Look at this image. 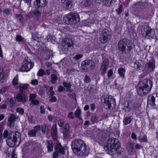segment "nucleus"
Instances as JSON below:
<instances>
[{
	"mask_svg": "<svg viewBox=\"0 0 158 158\" xmlns=\"http://www.w3.org/2000/svg\"><path fill=\"white\" fill-rule=\"evenodd\" d=\"M28 86V85L27 84H20L19 86V91L20 92H22L24 90L27 89Z\"/></svg>",
	"mask_w": 158,
	"mask_h": 158,
	"instance_id": "obj_28",
	"label": "nucleus"
},
{
	"mask_svg": "<svg viewBox=\"0 0 158 158\" xmlns=\"http://www.w3.org/2000/svg\"><path fill=\"white\" fill-rule=\"evenodd\" d=\"M109 36L110 35L106 31V30H103L102 33L100 35L99 38L100 43L102 44L107 43L109 40Z\"/></svg>",
	"mask_w": 158,
	"mask_h": 158,
	"instance_id": "obj_11",
	"label": "nucleus"
},
{
	"mask_svg": "<svg viewBox=\"0 0 158 158\" xmlns=\"http://www.w3.org/2000/svg\"><path fill=\"white\" fill-rule=\"evenodd\" d=\"M6 142L7 145L9 147H13L16 144V143L14 142L13 140L10 139H7Z\"/></svg>",
	"mask_w": 158,
	"mask_h": 158,
	"instance_id": "obj_33",
	"label": "nucleus"
},
{
	"mask_svg": "<svg viewBox=\"0 0 158 158\" xmlns=\"http://www.w3.org/2000/svg\"><path fill=\"white\" fill-rule=\"evenodd\" d=\"M72 44V40L69 38L64 39L62 42V49L63 51L67 50L68 48L71 47Z\"/></svg>",
	"mask_w": 158,
	"mask_h": 158,
	"instance_id": "obj_10",
	"label": "nucleus"
},
{
	"mask_svg": "<svg viewBox=\"0 0 158 158\" xmlns=\"http://www.w3.org/2000/svg\"><path fill=\"white\" fill-rule=\"evenodd\" d=\"M84 81L86 83H89L90 82L91 80L89 77L86 75L85 76Z\"/></svg>",
	"mask_w": 158,
	"mask_h": 158,
	"instance_id": "obj_45",
	"label": "nucleus"
},
{
	"mask_svg": "<svg viewBox=\"0 0 158 158\" xmlns=\"http://www.w3.org/2000/svg\"><path fill=\"white\" fill-rule=\"evenodd\" d=\"M46 142L48 152H52L53 150V142L51 140H47Z\"/></svg>",
	"mask_w": 158,
	"mask_h": 158,
	"instance_id": "obj_24",
	"label": "nucleus"
},
{
	"mask_svg": "<svg viewBox=\"0 0 158 158\" xmlns=\"http://www.w3.org/2000/svg\"><path fill=\"white\" fill-rule=\"evenodd\" d=\"M92 2L89 0L86 1L84 3L85 7H90L91 4Z\"/></svg>",
	"mask_w": 158,
	"mask_h": 158,
	"instance_id": "obj_47",
	"label": "nucleus"
},
{
	"mask_svg": "<svg viewBox=\"0 0 158 158\" xmlns=\"http://www.w3.org/2000/svg\"><path fill=\"white\" fill-rule=\"evenodd\" d=\"M46 126L45 124H43L41 126V131L43 133H45L46 132Z\"/></svg>",
	"mask_w": 158,
	"mask_h": 158,
	"instance_id": "obj_53",
	"label": "nucleus"
},
{
	"mask_svg": "<svg viewBox=\"0 0 158 158\" xmlns=\"http://www.w3.org/2000/svg\"><path fill=\"white\" fill-rule=\"evenodd\" d=\"M34 63L31 62L28 58H25L23 62V65L19 68V71L20 72H28L34 66Z\"/></svg>",
	"mask_w": 158,
	"mask_h": 158,
	"instance_id": "obj_5",
	"label": "nucleus"
},
{
	"mask_svg": "<svg viewBox=\"0 0 158 158\" xmlns=\"http://www.w3.org/2000/svg\"><path fill=\"white\" fill-rule=\"evenodd\" d=\"M135 64L137 65L136 69L137 71L140 72L143 71V67L140 63L138 62H135Z\"/></svg>",
	"mask_w": 158,
	"mask_h": 158,
	"instance_id": "obj_35",
	"label": "nucleus"
},
{
	"mask_svg": "<svg viewBox=\"0 0 158 158\" xmlns=\"http://www.w3.org/2000/svg\"><path fill=\"white\" fill-rule=\"evenodd\" d=\"M115 2L114 0H105L104 1V3L106 6L110 7Z\"/></svg>",
	"mask_w": 158,
	"mask_h": 158,
	"instance_id": "obj_34",
	"label": "nucleus"
},
{
	"mask_svg": "<svg viewBox=\"0 0 158 158\" xmlns=\"http://www.w3.org/2000/svg\"><path fill=\"white\" fill-rule=\"evenodd\" d=\"M61 3L62 6L66 10H68L72 7V0H61Z\"/></svg>",
	"mask_w": 158,
	"mask_h": 158,
	"instance_id": "obj_15",
	"label": "nucleus"
},
{
	"mask_svg": "<svg viewBox=\"0 0 158 158\" xmlns=\"http://www.w3.org/2000/svg\"><path fill=\"white\" fill-rule=\"evenodd\" d=\"M37 96V95L35 94H30L29 101H31L32 100L35 99Z\"/></svg>",
	"mask_w": 158,
	"mask_h": 158,
	"instance_id": "obj_41",
	"label": "nucleus"
},
{
	"mask_svg": "<svg viewBox=\"0 0 158 158\" xmlns=\"http://www.w3.org/2000/svg\"><path fill=\"white\" fill-rule=\"evenodd\" d=\"M79 141L78 139L73 141L71 143L72 150L74 154L78 155L79 152Z\"/></svg>",
	"mask_w": 158,
	"mask_h": 158,
	"instance_id": "obj_13",
	"label": "nucleus"
},
{
	"mask_svg": "<svg viewBox=\"0 0 158 158\" xmlns=\"http://www.w3.org/2000/svg\"><path fill=\"white\" fill-rule=\"evenodd\" d=\"M55 149L56 152L61 153L62 154H64L65 153L64 148L62 147L60 144H57Z\"/></svg>",
	"mask_w": 158,
	"mask_h": 158,
	"instance_id": "obj_23",
	"label": "nucleus"
},
{
	"mask_svg": "<svg viewBox=\"0 0 158 158\" xmlns=\"http://www.w3.org/2000/svg\"><path fill=\"white\" fill-rule=\"evenodd\" d=\"M152 86L153 83L151 80L143 79L138 85L137 89V94L140 96L146 95L151 91Z\"/></svg>",
	"mask_w": 158,
	"mask_h": 158,
	"instance_id": "obj_1",
	"label": "nucleus"
},
{
	"mask_svg": "<svg viewBox=\"0 0 158 158\" xmlns=\"http://www.w3.org/2000/svg\"><path fill=\"white\" fill-rule=\"evenodd\" d=\"M31 83L32 85H36L38 84V81L36 80H33L31 81Z\"/></svg>",
	"mask_w": 158,
	"mask_h": 158,
	"instance_id": "obj_64",
	"label": "nucleus"
},
{
	"mask_svg": "<svg viewBox=\"0 0 158 158\" xmlns=\"http://www.w3.org/2000/svg\"><path fill=\"white\" fill-rule=\"evenodd\" d=\"M16 17L17 19L19 21H22L23 19L22 15L20 14L17 15Z\"/></svg>",
	"mask_w": 158,
	"mask_h": 158,
	"instance_id": "obj_59",
	"label": "nucleus"
},
{
	"mask_svg": "<svg viewBox=\"0 0 158 158\" xmlns=\"http://www.w3.org/2000/svg\"><path fill=\"white\" fill-rule=\"evenodd\" d=\"M18 75L15 77L12 81V83L13 85L16 86V87L18 88L20 84L18 83Z\"/></svg>",
	"mask_w": 158,
	"mask_h": 158,
	"instance_id": "obj_29",
	"label": "nucleus"
},
{
	"mask_svg": "<svg viewBox=\"0 0 158 158\" xmlns=\"http://www.w3.org/2000/svg\"><path fill=\"white\" fill-rule=\"evenodd\" d=\"M116 12L118 15H120L123 11V6L122 5H120L118 8L116 10Z\"/></svg>",
	"mask_w": 158,
	"mask_h": 158,
	"instance_id": "obj_40",
	"label": "nucleus"
},
{
	"mask_svg": "<svg viewBox=\"0 0 158 158\" xmlns=\"http://www.w3.org/2000/svg\"><path fill=\"white\" fill-rule=\"evenodd\" d=\"M7 139H11L16 144L18 141V145H19L20 143L21 140L20 133L18 131L9 133V138H8Z\"/></svg>",
	"mask_w": 158,
	"mask_h": 158,
	"instance_id": "obj_9",
	"label": "nucleus"
},
{
	"mask_svg": "<svg viewBox=\"0 0 158 158\" xmlns=\"http://www.w3.org/2000/svg\"><path fill=\"white\" fill-rule=\"evenodd\" d=\"M64 89V88L63 86L60 85L58 87V90L59 92H62Z\"/></svg>",
	"mask_w": 158,
	"mask_h": 158,
	"instance_id": "obj_60",
	"label": "nucleus"
},
{
	"mask_svg": "<svg viewBox=\"0 0 158 158\" xmlns=\"http://www.w3.org/2000/svg\"><path fill=\"white\" fill-rule=\"evenodd\" d=\"M61 130L62 131L64 137H66L69 132V124L66 123L64 126L61 128Z\"/></svg>",
	"mask_w": 158,
	"mask_h": 158,
	"instance_id": "obj_17",
	"label": "nucleus"
},
{
	"mask_svg": "<svg viewBox=\"0 0 158 158\" xmlns=\"http://www.w3.org/2000/svg\"><path fill=\"white\" fill-rule=\"evenodd\" d=\"M47 4L46 0H35L34 4L36 8L44 7Z\"/></svg>",
	"mask_w": 158,
	"mask_h": 158,
	"instance_id": "obj_16",
	"label": "nucleus"
},
{
	"mask_svg": "<svg viewBox=\"0 0 158 158\" xmlns=\"http://www.w3.org/2000/svg\"><path fill=\"white\" fill-rule=\"evenodd\" d=\"M95 66L94 63L91 60H86L82 62L81 67L83 72H86L93 69Z\"/></svg>",
	"mask_w": 158,
	"mask_h": 158,
	"instance_id": "obj_4",
	"label": "nucleus"
},
{
	"mask_svg": "<svg viewBox=\"0 0 158 158\" xmlns=\"http://www.w3.org/2000/svg\"><path fill=\"white\" fill-rule=\"evenodd\" d=\"M132 121V119L130 117H125L123 120L124 125H127L130 123Z\"/></svg>",
	"mask_w": 158,
	"mask_h": 158,
	"instance_id": "obj_32",
	"label": "nucleus"
},
{
	"mask_svg": "<svg viewBox=\"0 0 158 158\" xmlns=\"http://www.w3.org/2000/svg\"><path fill=\"white\" fill-rule=\"evenodd\" d=\"M33 130L35 131V132L36 133L39 131H40V126L37 125L34 127Z\"/></svg>",
	"mask_w": 158,
	"mask_h": 158,
	"instance_id": "obj_54",
	"label": "nucleus"
},
{
	"mask_svg": "<svg viewBox=\"0 0 158 158\" xmlns=\"http://www.w3.org/2000/svg\"><path fill=\"white\" fill-rule=\"evenodd\" d=\"M132 110L135 113V115H138L140 112V106L137 105H135L133 103Z\"/></svg>",
	"mask_w": 158,
	"mask_h": 158,
	"instance_id": "obj_25",
	"label": "nucleus"
},
{
	"mask_svg": "<svg viewBox=\"0 0 158 158\" xmlns=\"http://www.w3.org/2000/svg\"><path fill=\"white\" fill-rule=\"evenodd\" d=\"M109 60L107 59L104 60L103 61L100 69L101 74L102 75H104L106 73L107 69L109 64Z\"/></svg>",
	"mask_w": 158,
	"mask_h": 158,
	"instance_id": "obj_14",
	"label": "nucleus"
},
{
	"mask_svg": "<svg viewBox=\"0 0 158 158\" xmlns=\"http://www.w3.org/2000/svg\"><path fill=\"white\" fill-rule=\"evenodd\" d=\"M44 75H46V73L43 69H40L38 72L37 75L39 76H41Z\"/></svg>",
	"mask_w": 158,
	"mask_h": 158,
	"instance_id": "obj_44",
	"label": "nucleus"
},
{
	"mask_svg": "<svg viewBox=\"0 0 158 158\" xmlns=\"http://www.w3.org/2000/svg\"><path fill=\"white\" fill-rule=\"evenodd\" d=\"M63 85L66 89L67 91L70 93L72 92V90L70 89L71 87V85L70 83L66 82H64L63 83Z\"/></svg>",
	"mask_w": 158,
	"mask_h": 158,
	"instance_id": "obj_30",
	"label": "nucleus"
},
{
	"mask_svg": "<svg viewBox=\"0 0 158 158\" xmlns=\"http://www.w3.org/2000/svg\"><path fill=\"white\" fill-rule=\"evenodd\" d=\"M16 98L18 102H24L26 101V98L24 94L22 92L17 94Z\"/></svg>",
	"mask_w": 158,
	"mask_h": 158,
	"instance_id": "obj_19",
	"label": "nucleus"
},
{
	"mask_svg": "<svg viewBox=\"0 0 158 158\" xmlns=\"http://www.w3.org/2000/svg\"><path fill=\"white\" fill-rule=\"evenodd\" d=\"M118 73L122 79L125 78L126 73V70L125 68H119L118 70Z\"/></svg>",
	"mask_w": 158,
	"mask_h": 158,
	"instance_id": "obj_22",
	"label": "nucleus"
},
{
	"mask_svg": "<svg viewBox=\"0 0 158 158\" xmlns=\"http://www.w3.org/2000/svg\"><path fill=\"white\" fill-rule=\"evenodd\" d=\"M8 132L7 130H5L3 134V136L4 138H6L7 139L9 138Z\"/></svg>",
	"mask_w": 158,
	"mask_h": 158,
	"instance_id": "obj_56",
	"label": "nucleus"
},
{
	"mask_svg": "<svg viewBox=\"0 0 158 158\" xmlns=\"http://www.w3.org/2000/svg\"><path fill=\"white\" fill-rule=\"evenodd\" d=\"M157 99L158 105V94L154 93L152 95L148 96V105H150L153 108H156L157 105L155 103L156 99Z\"/></svg>",
	"mask_w": 158,
	"mask_h": 158,
	"instance_id": "obj_8",
	"label": "nucleus"
},
{
	"mask_svg": "<svg viewBox=\"0 0 158 158\" xmlns=\"http://www.w3.org/2000/svg\"><path fill=\"white\" fill-rule=\"evenodd\" d=\"M104 103L108 108L111 109L112 106L114 107L116 105L115 99L110 95H107L104 98Z\"/></svg>",
	"mask_w": 158,
	"mask_h": 158,
	"instance_id": "obj_6",
	"label": "nucleus"
},
{
	"mask_svg": "<svg viewBox=\"0 0 158 158\" xmlns=\"http://www.w3.org/2000/svg\"><path fill=\"white\" fill-rule=\"evenodd\" d=\"M91 121L93 123H97L98 121V119L96 116H92L91 118Z\"/></svg>",
	"mask_w": 158,
	"mask_h": 158,
	"instance_id": "obj_51",
	"label": "nucleus"
},
{
	"mask_svg": "<svg viewBox=\"0 0 158 158\" xmlns=\"http://www.w3.org/2000/svg\"><path fill=\"white\" fill-rule=\"evenodd\" d=\"M2 70L0 68V81L2 82L4 80V77L2 73Z\"/></svg>",
	"mask_w": 158,
	"mask_h": 158,
	"instance_id": "obj_48",
	"label": "nucleus"
},
{
	"mask_svg": "<svg viewBox=\"0 0 158 158\" xmlns=\"http://www.w3.org/2000/svg\"><path fill=\"white\" fill-rule=\"evenodd\" d=\"M121 147L120 143L117 139L113 137L109 138L104 147V149L109 154H112L114 152H116Z\"/></svg>",
	"mask_w": 158,
	"mask_h": 158,
	"instance_id": "obj_2",
	"label": "nucleus"
},
{
	"mask_svg": "<svg viewBox=\"0 0 158 158\" xmlns=\"http://www.w3.org/2000/svg\"><path fill=\"white\" fill-rule=\"evenodd\" d=\"M147 65L148 68L152 69V70H154L155 67V63H153L152 62H148L147 63Z\"/></svg>",
	"mask_w": 158,
	"mask_h": 158,
	"instance_id": "obj_31",
	"label": "nucleus"
},
{
	"mask_svg": "<svg viewBox=\"0 0 158 158\" xmlns=\"http://www.w3.org/2000/svg\"><path fill=\"white\" fill-rule=\"evenodd\" d=\"M146 4L144 2H139L135 4V6L138 10H140V9H143L145 8Z\"/></svg>",
	"mask_w": 158,
	"mask_h": 158,
	"instance_id": "obj_26",
	"label": "nucleus"
},
{
	"mask_svg": "<svg viewBox=\"0 0 158 158\" xmlns=\"http://www.w3.org/2000/svg\"><path fill=\"white\" fill-rule=\"evenodd\" d=\"M87 146L85 143L80 139V156L85 157L89 154V151L87 149Z\"/></svg>",
	"mask_w": 158,
	"mask_h": 158,
	"instance_id": "obj_7",
	"label": "nucleus"
},
{
	"mask_svg": "<svg viewBox=\"0 0 158 158\" xmlns=\"http://www.w3.org/2000/svg\"><path fill=\"white\" fill-rule=\"evenodd\" d=\"M51 135L53 139H56L57 137V129L56 126H53L51 129Z\"/></svg>",
	"mask_w": 158,
	"mask_h": 158,
	"instance_id": "obj_27",
	"label": "nucleus"
},
{
	"mask_svg": "<svg viewBox=\"0 0 158 158\" xmlns=\"http://www.w3.org/2000/svg\"><path fill=\"white\" fill-rule=\"evenodd\" d=\"M73 62L74 61L75 63H76V62H77L78 60H79V54L76 55L75 56L73 57Z\"/></svg>",
	"mask_w": 158,
	"mask_h": 158,
	"instance_id": "obj_52",
	"label": "nucleus"
},
{
	"mask_svg": "<svg viewBox=\"0 0 158 158\" xmlns=\"http://www.w3.org/2000/svg\"><path fill=\"white\" fill-rule=\"evenodd\" d=\"M90 109L91 110L94 111L96 107L95 104L92 103L90 104Z\"/></svg>",
	"mask_w": 158,
	"mask_h": 158,
	"instance_id": "obj_62",
	"label": "nucleus"
},
{
	"mask_svg": "<svg viewBox=\"0 0 158 158\" xmlns=\"http://www.w3.org/2000/svg\"><path fill=\"white\" fill-rule=\"evenodd\" d=\"M33 13L34 14V16H38L40 15V12L38 10H35L33 11Z\"/></svg>",
	"mask_w": 158,
	"mask_h": 158,
	"instance_id": "obj_46",
	"label": "nucleus"
},
{
	"mask_svg": "<svg viewBox=\"0 0 158 158\" xmlns=\"http://www.w3.org/2000/svg\"><path fill=\"white\" fill-rule=\"evenodd\" d=\"M151 29H148L146 31H145V37L149 38L150 37V35L151 33Z\"/></svg>",
	"mask_w": 158,
	"mask_h": 158,
	"instance_id": "obj_39",
	"label": "nucleus"
},
{
	"mask_svg": "<svg viewBox=\"0 0 158 158\" xmlns=\"http://www.w3.org/2000/svg\"><path fill=\"white\" fill-rule=\"evenodd\" d=\"M26 16L29 18H31L34 16V14L33 12H30Z\"/></svg>",
	"mask_w": 158,
	"mask_h": 158,
	"instance_id": "obj_61",
	"label": "nucleus"
},
{
	"mask_svg": "<svg viewBox=\"0 0 158 158\" xmlns=\"http://www.w3.org/2000/svg\"><path fill=\"white\" fill-rule=\"evenodd\" d=\"M3 12L4 13L7 15H9L10 13V10L8 8H6L3 10Z\"/></svg>",
	"mask_w": 158,
	"mask_h": 158,
	"instance_id": "obj_57",
	"label": "nucleus"
},
{
	"mask_svg": "<svg viewBox=\"0 0 158 158\" xmlns=\"http://www.w3.org/2000/svg\"><path fill=\"white\" fill-rule=\"evenodd\" d=\"M30 102L32 104L34 105H37L39 103L38 101L36 99L32 100Z\"/></svg>",
	"mask_w": 158,
	"mask_h": 158,
	"instance_id": "obj_55",
	"label": "nucleus"
},
{
	"mask_svg": "<svg viewBox=\"0 0 158 158\" xmlns=\"http://www.w3.org/2000/svg\"><path fill=\"white\" fill-rule=\"evenodd\" d=\"M113 70L112 69H110L107 73V77L109 78H110L113 75Z\"/></svg>",
	"mask_w": 158,
	"mask_h": 158,
	"instance_id": "obj_50",
	"label": "nucleus"
},
{
	"mask_svg": "<svg viewBox=\"0 0 158 158\" xmlns=\"http://www.w3.org/2000/svg\"><path fill=\"white\" fill-rule=\"evenodd\" d=\"M127 44H126V47L125 52L127 53L130 52L133 49L134 44L128 40H127Z\"/></svg>",
	"mask_w": 158,
	"mask_h": 158,
	"instance_id": "obj_20",
	"label": "nucleus"
},
{
	"mask_svg": "<svg viewBox=\"0 0 158 158\" xmlns=\"http://www.w3.org/2000/svg\"><path fill=\"white\" fill-rule=\"evenodd\" d=\"M15 118V115L13 114L10 115V117L8 119L7 125L8 126L11 127L12 125Z\"/></svg>",
	"mask_w": 158,
	"mask_h": 158,
	"instance_id": "obj_21",
	"label": "nucleus"
},
{
	"mask_svg": "<svg viewBox=\"0 0 158 158\" xmlns=\"http://www.w3.org/2000/svg\"><path fill=\"white\" fill-rule=\"evenodd\" d=\"M15 39L16 41L19 42H22V41H24V38L22 36L19 35H16Z\"/></svg>",
	"mask_w": 158,
	"mask_h": 158,
	"instance_id": "obj_38",
	"label": "nucleus"
},
{
	"mask_svg": "<svg viewBox=\"0 0 158 158\" xmlns=\"http://www.w3.org/2000/svg\"><path fill=\"white\" fill-rule=\"evenodd\" d=\"M8 88V86H5L0 89V94H2L4 92H6Z\"/></svg>",
	"mask_w": 158,
	"mask_h": 158,
	"instance_id": "obj_42",
	"label": "nucleus"
},
{
	"mask_svg": "<svg viewBox=\"0 0 158 158\" xmlns=\"http://www.w3.org/2000/svg\"><path fill=\"white\" fill-rule=\"evenodd\" d=\"M36 133L33 129H32L28 132V135L30 137H33L35 136Z\"/></svg>",
	"mask_w": 158,
	"mask_h": 158,
	"instance_id": "obj_43",
	"label": "nucleus"
},
{
	"mask_svg": "<svg viewBox=\"0 0 158 158\" xmlns=\"http://www.w3.org/2000/svg\"><path fill=\"white\" fill-rule=\"evenodd\" d=\"M127 39H123L120 40L118 44L119 50L122 52H125L126 48V44H127Z\"/></svg>",
	"mask_w": 158,
	"mask_h": 158,
	"instance_id": "obj_12",
	"label": "nucleus"
},
{
	"mask_svg": "<svg viewBox=\"0 0 158 158\" xmlns=\"http://www.w3.org/2000/svg\"><path fill=\"white\" fill-rule=\"evenodd\" d=\"M51 82L53 84L55 83L58 77L52 74L51 76Z\"/></svg>",
	"mask_w": 158,
	"mask_h": 158,
	"instance_id": "obj_36",
	"label": "nucleus"
},
{
	"mask_svg": "<svg viewBox=\"0 0 158 158\" xmlns=\"http://www.w3.org/2000/svg\"><path fill=\"white\" fill-rule=\"evenodd\" d=\"M9 102L11 106H13L15 104V100L12 98L10 99Z\"/></svg>",
	"mask_w": 158,
	"mask_h": 158,
	"instance_id": "obj_58",
	"label": "nucleus"
},
{
	"mask_svg": "<svg viewBox=\"0 0 158 158\" xmlns=\"http://www.w3.org/2000/svg\"><path fill=\"white\" fill-rule=\"evenodd\" d=\"M139 141L142 142H148L147 136L146 135H144L142 137H139Z\"/></svg>",
	"mask_w": 158,
	"mask_h": 158,
	"instance_id": "obj_37",
	"label": "nucleus"
},
{
	"mask_svg": "<svg viewBox=\"0 0 158 158\" xmlns=\"http://www.w3.org/2000/svg\"><path fill=\"white\" fill-rule=\"evenodd\" d=\"M79 19L78 15L76 13H71L66 15L63 18V21L67 25L75 24Z\"/></svg>",
	"mask_w": 158,
	"mask_h": 158,
	"instance_id": "obj_3",
	"label": "nucleus"
},
{
	"mask_svg": "<svg viewBox=\"0 0 158 158\" xmlns=\"http://www.w3.org/2000/svg\"><path fill=\"white\" fill-rule=\"evenodd\" d=\"M133 103L132 102H128L127 104L124 106L123 110L126 113H128L132 110Z\"/></svg>",
	"mask_w": 158,
	"mask_h": 158,
	"instance_id": "obj_18",
	"label": "nucleus"
},
{
	"mask_svg": "<svg viewBox=\"0 0 158 158\" xmlns=\"http://www.w3.org/2000/svg\"><path fill=\"white\" fill-rule=\"evenodd\" d=\"M16 111L17 112L21 114H23L24 112L23 109L21 108H17L16 109Z\"/></svg>",
	"mask_w": 158,
	"mask_h": 158,
	"instance_id": "obj_49",
	"label": "nucleus"
},
{
	"mask_svg": "<svg viewBox=\"0 0 158 158\" xmlns=\"http://www.w3.org/2000/svg\"><path fill=\"white\" fill-rule=\"evenodd\" d=\"M40 112L41 114H44L45 112V110L44 106H40Z\"/></svg>",
	"mask_w": 158,
	"mask_h": 158,
	"instance_id": "obj_63",
	"label": "nucleus"
}]
</instances>
